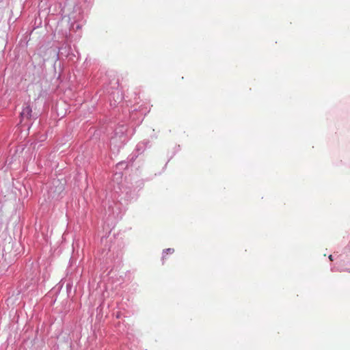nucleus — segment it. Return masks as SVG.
<instances>
[{"label": "nucleus", "mask_w": 350, "mask_h": 350, "mask_svg": "<svg viewBox=\"0 0 350 350\" xmlns=\"http://www.w3.org/2000/svg\"><path fill=\"white\" fill-rule=\"evenodd\" d=\"M31 109L29 106H27L23 109L21 114L22 116H25L27 118H29L31 117Z\"/></svg>", "instance_id": "f257e3e1"}, {"label": "nucleus", "mask_w": 350, "mask_h": 350, "mask_svg": "<svg viewBox=\"0 0 350 350\" xmlns=\"http://www.w3.org/2000/svg\"><path fill=\"white\" fill-rule=\"evenodd\" d=\"M329 260H333V259H332V255H330V256H329Z\"/></svg>", "instance_id": "20e7f679"}, {"label": "nucleus", "mask_w": 350, "mask_h": 350, "mask_svg": "<svg viewBox=\"0 0 350 350\" xmlns=\"http://www.w3.org/2000/svg\"><path fill=\"white\" fill-rule=\"evenodd\" d=\"M59 184L60 185L59 189L63 190L64 189V184H62L61 183H59Z\"/></svg>", "instance_id": "7ed1b4c3"}, {"label": "nucleus", "mask_w": 350, "mask_h": 350, "mask_svg": "<svg viewBox=\"0 0 350 350\" xmlns=\"http://www.w3.org/2000/svg\"><path fill=\"white\" fill-rule=\"evenodd\" d=\"M174 250L173 248H168L163 251V254H172V253H174Z\"/></svg>", "instance_id": "f03ea898"}]
</instances>
